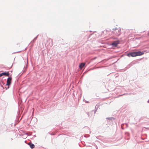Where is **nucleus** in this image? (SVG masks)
Wrapping results in <instances>:
<instances>
[{
  "mask_svg": "<svg viewBox=\"0 0 149 149\" xmlns=\"http://www.w3.org/2000/svg\"><path fill=\"white\" fill-rule=\"evenodd\" d=\"M85 63H81L80 64V65H79V67L80 69H82L83 67L85 65Z\"/></svg>",
  "mask_w": 149,
  "mask_h": 149,
  "instance_id": "nucleus-7",
  "label": "nucleus"
},
{
  "mask_svg": "<svg viewBox=\"0 0 149 149\" xmlns=\"http://www.w3.org/2000/svg\"><path fill=\"white\" fill-rule=\"evenodd\" d=\"M143 54V52L140 51L137 52H134L127 54V56L129 57L130 56L134 57L138 56H141Z\"/></svg>",
  "mask_w": 149,
  "mask_h": 149,
  "instance_id": "nucleus-1",
  "label": "nucleus"
},
{
  "mask_svg": "<svg viewBox=\"0 0 149 149\" xmlns=\"http://www.w3.org/2000/svg\"><path fill=\"white\" fill-rule=\"evenodd\" d=\"M12 80V78L11 77H8L7 79V84L6 85L7 86H9L10 85L11 83V81Z\"/></svg>",
  "mask_w": 149,
  "mask_h": 149,
  "instance_id": "nucleus-4",
  "label": "nucleus"
},
{
  "mask_svg": "<svg viewBox=\"0 0 149 149\" xmlns=\"http://www.w3.org/2000/svg\"><path fill=\"white\" fill-rule=\"evenodd\" d=\"M3 75H4L7 76H9V74L8 72H4L1 73H0V77H1Z\"/></svg>",
  "mask_w": 149,
  "mask_h": 149,
  "instance_id": "nucleus-3",
  "label": "nucleus"
},
{
  "mask_svg": "<svg viewBox=\"0 0 149 149\" xmlns=\"http://www.w3.org/2000/svg\"><path fill=\"white\" fill-rule=\"evenodd\" d=\"M121 29L120 28L116 29L114 30V33H115L117 36H119L121 34Z\"/></svg>",
  "mask_w": 149,
  "mask_h": 149,
  "instance_id": "nucleus-2",
  "label": "nucleus"
},
{
  "mask_svg": "<svg viewBox=\"0 0 149 149\" xmlns=\"http://www.w3.org/2000/svg\"><path fill=\"white\" fill-rule=\"evenodd\" d=\"M119 43V41H116L113 42L112 43L111 45L113 47H116Z\"/></svg>",
  "mask_w": 149,
  "mask_h": 149,
  "instance_id": "nucleus-5",
  "label": "nucleus"
},
{
  "mask_svg": "<svg viewBox=\"0 0 149 149\" xmlns=\"http://www.w3.org/2000/svg\"><path fill=\"white\" fill-rule=\"evenodd\" d=\"M28 144L29 145L30 147L32 149L33 148L35 147L34 145L30 142L29 143H28Z\"/></svg>",
  "mask_w": 149,
  "mask_h": 149,
  "instance_id": "nucleus-6",
  "label": "nucleus"
}]
</instances>
